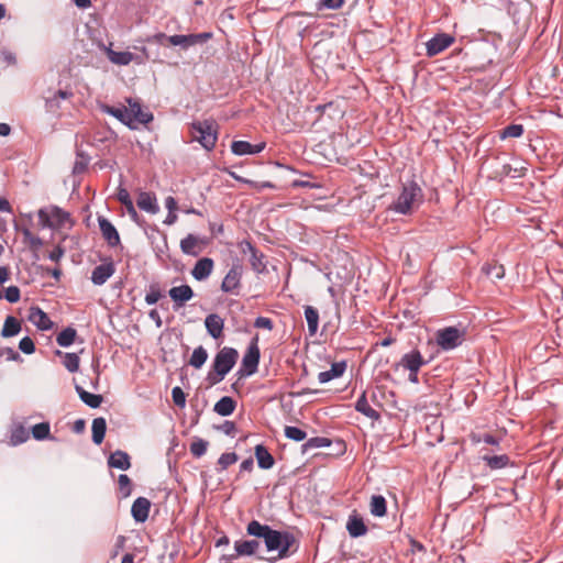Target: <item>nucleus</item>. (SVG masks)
Here are the masks:
<instances>
[{
  "mask_svg": "<svg viewBox=\"0 0 563 563\" xmlns=\"http://www.w3.org/2000/svg\"><path fill=\"white\" fill-rule=\"evenodd\" d=\"M463 340L464 332L455 327H446L439 330L435 334L438 345L444 351H450L460 346Z\"/></svg>",
  "mask_w": 563,
  "mask_h": 563,
  "instance_id": "obj_7",
  "label": "nucleus"
},
{
  "mask_svg": "<svg viewBox=\"0 0 563 563\" xmlns=\"http://www.w3.org/2000/svg\"><path fill=\"white\" fill-rule=\"evenodd\" d=\"M115 272L113 262H107L96 266L91 273V282L95 285H103Z\"/></svg>",
  "mask_w": 563,
  "mask_h": 563,
  "instance_id": "obj_17",
  "label": "nucleus"
},
{
  "mask_svg": "<svg viewBox=\"0 0 563 563\" xmlns=\"http://www.w3.org/2000/svg\"><path fill=\"white\" fill-rule=\"evenodd\" d=\"M256 532L266 534V551L276 553L274 560L288 558L298 550L296 538L288 531L274 530L271 527H256Z\"/></svg>",
  "mask_w": 563,
  "mask_h": 563,
  "instance_id": "obj_1",
  "label": "nucleus"
},
{
  "mask_svg": "<svg viewBox=\"0 0 563 563\" xmlns=\"http://www.w3.org/2000/svg\"><path fill=\"white\" fill-rule=\"evenodd\" d=\"M262 542L252 540H238L234 542V550L239 556H250L260 553Z\"/></svg>",
  "mask_w": 563,
  "mask_h": 563,
  "instance_id": "obj_18",
  "label": "nucleus"
},
{
  "mask_svg": "<svg viewBox=\"0 0 563 563\" xmlns=\"http://www.w3.org/2000/svg\"><path fill=\"white\" fill-rule=\"evenodd\" d=\"M128 113L130 114V129H135V123L147 124L153 121V114L150 111H144L137 99L126 98Z\"/></svg>",
  "mask_w": 563,
  "mask_h": 563,
  "instance_id": "obj_9",
  "label": "nucleus"
},
{
  "mask_svg": "<svg viewBox=\"0 0 563 563\" xmlns=\"http://www.w3.org/2000/svg\"><path fill=\"white\" fill-rule=\"evenodd\" d=\"M224 377V374H221V372L213 369L208 373L206 379L210 386H213L222 382Z\"/></svg>",
  "mask_w": 563,
  "mask_h": 563,
  "instance_id": "obj_59",
  "label": "nucleus"
},
{
  "mask_svg": "<svg viewBox=\"0 0 563 563\" xmlns=\"http://www.w3.org/2000/svg\"><path fill=\"white\" fill-rule=\"evenodd\" d=\"M346 530L352 538H358L367 532V527L361 517L351 515L346 522Z\"/></svg>",
  "mask_w": 563,
  "mask_h": 563,
  "instance_id": "obj_24",
  "label": "nucleus"
},
{
  "mask_svg": "<svg viewBox=\"0 0 563 563\" xmlns=\"http://www.w3.org/2000/svg\"><path fill=\"white\" fill-rule=\"evenodd\" d=\"M369 510L374 517L385 516L387 510L385 497L382 495H373L371 498Z\"/></svg>",
  "mask_w": 563,
  "mask_h": 563,
  "instance_id": "obj_34",
  "label": "nucleus"
},
{
  "mask_svg": "<svg viewBox=\"0 0 563 563\" xmlns=\"http://www.w3.org/2000/svg\"><path fill=\"white\" fill-rule=\"evenodd\" d=\"M29 320L40 330H49L53 325L47 314L38 307L30 309Z\"/></svg>",
  "mask_w": 563,
  "mask_h": 563,
  "instance_id": "obj_22",
  "label": "nucleus"
},
{
  "mask_svg": "<svg viewBox=\"0 0 563 563\" xmlns=\"http://www.w3.org/2000/svg\"><path fill=\"white\" fill-rule=\"evenodd\" d=\"M21 331V324L19 320L12 316H8L4 320L3 328L1 330V335L3 338H10L19 334Z\"/></svg>",
  "mask_w": 563,
  "mask_h": 563,
  "instance_id": "obj_35",
  "label": "nucleus"
},
{
  "mask_svg": "<svg viewBox=\"0 0 563 563\" xmlns=\"http://www.w3.org/2000/svg\"><path fill=\"white\" fill-rule=\"evenodd\" d=\"M242 275L243 266L240 263H234L221 283V290L223 292L238 295L241 287Z\"/></svg>",
  "mask_w": 563,
  "mask_h": 563,
  "instance_id": "obj_10",
  "label": "nucleus"
},
{
  "mask_svg": "<svg viewBox=\"0 0 563 563\" xmlns=\"http://www.w3.org/2000/svg\"><path fill=\"white\" fill-rule=\"evenodd\" d=\"M168 295L174 301V309L177 310L185 306L194 297V290L189 285L176 286L169 289Z\"/></svg>",
  "mask_w": 563,
  "mask_h": 563,
  "instance_id": "obj_12",
  "label": "nucleus"
},
{
  "mask_svg": "<svg viewBox=\"0 0 563 563\" xmlns=\"http://www.w3.org/2000/svg\"><path fill=\"white\" fill-rule=\"evenodd\" d=\"M213 267L214 262L212 258L202 257L196 262L191 269V275L196 280H205L211 275Z\"/></svg>",
  "mask_w": 563,
  "mask_h": 563,
  "instance_id": "obj_16",
  "label": "nucleus"
},
{
  "mask_svg": "<svg viewBox=\"0 0 563 563\" xmlns=\"http://www.w3.org/2000/svg\"><path fill=\"white\" fill-rule=\"evenodd\" d=\"M108 465L113 468L126 471L131 466L130 456L126 452L117 450L109 456Z\"/></svg>",
  "mask_w": 563,
  "mask_h": 563,
  "instance_id": "obj_25",
  "label": "nucleus"
},
{
  "mask_svg": "<svg viewBox=\"0 0 563 563\" xmlns=\"http://www.w3.org/2000/svg\"><path fill=\"white\" fill-rule=\"evenodd\" d=\"M261 352L257 338L253 339L242 358L241 367L238 371L240 377L251 376L257 372Z\"/></svg>",
  "mask_w": 563,
  "mask_h": 563,
  "instance_id": "obj_5",
  "label": "nucleus"
},
{
  "mask_svg": "<svg viewBox=\"0 0 563 563\" xmlns=\"http://www.w3.org/2000/svg\"><path fill=\"white\" fill-rule=\"evenodd\" d=\"M27 439H29V431L24 427L19 426L12 430L11 443L13 445L21 444V443L25 442Z\"/></svg>",
  "mask_w": 563,
  "mask_h": 563,
  "instance_id": "obj_46",
  "label": "nucleus"
},
{
  "mask_svg": "<svg viewBox=\"0 0 563 563\" xmlns=\"http://www.w3.org/2000/svg\"><path fill=\"white\" fill-rule=\"evenodd\" d=\"M103 113L114 117L121 123L129 126L130 125V114L128 113V108L124 106L113 107L109 104H101L100 107Z\"/></svg>",
  "mask_w": 563,
  "mask_h": 563,
  "instance_id": "obj_27",
  "label": "nucleus"
},
{
  "mask_svg": "<svg viewBox=\"0 0 563 563\" xmlns=\"http://www.w3.org/2000/svg\"><path fill=\"white\" fill-rule=\"evenodd\" d=\"M118 200L125 207L128 213L132 219H136L137 212L134 208L133 201L130 197L129 191L125 188H119L118 190Z\"/></svg>",
  "mask_w": 563,
  "mask_h": 563,
  "instance_id": "obj_39",
  "label": "nucleus"
},
{
  "mask_svg": "<svg viewBox=\"0 0 563 563\" xmlns=\"http://www.w3.org/2000/svg\"><path fill=\"white\" fill-rule=\"evenodd\" d=\"M256 527H269V526H268V525L261 523V522H260V521H257V520H252V521H250V522L247 523V526H246V532H247V534H249V536L254 537V538H255L256 540H258V541H260V540H263V543H264V545L266 547V540H267V539H266V534L264 533V536H263V533H262V534H260L258 532H256Z\"/></svg>",
  "mask_w": 563,
  "mask_h": 563,
  "instance_id": "obj_45",
  "label": "nucleus"
},
{
  "mask_svg": "<svg viewBox=\"0 0 563 563\" xmlns=\"http://www.w3.org/2000/svg\"><path fill=\"white\" fill-rule=\"evenodd\" d=\"M20 297L21 292L18 286H9L4 291V298L11 303L18 302Z\"/></svg>",
  "mask_w": 563,
  "mask_h": 563,
  "instance_id": "obj_56",
  "label": "nucleus"
},
{
  "mask_svg": "<svg viewBox=\"0 0 563 563\" xmlns=\"http://www.w3.org/2000/svg\"><path fill=\"white\" fill-rule=\"evenodd\" d=\"M207 332L213 338L219 339L223 334L224 320L217 313H210L205 319Z\"/></svg>",
  "mask_w": 563,
  "mask_h": 563,
  "instance_id": "obj_21",
  "label": "nucleus"
},
{
  "mask_svg": "<svg viewBox=\"0 0 563 563\" xmlns=\"http://www.w3.org/2000/svg\"><path fill=\"white\" fill-rule=\"evenodd\" d=\"M92 441L95 444H101L107 431V422L102 417L96 418L91 426Z\"/></svg>",
  "mask_w": 563,
  "mask_h": 563,
  "instance_id": "obj_32",
  "label": "nucleus"
},
{
  "mask_svg": "<svg viewBox=\"0 0 563 563\" xmlns=\"http://www.w3.org/2000/svg\"><path fill=\"white\" fill-rule=\"evenodd\" d=\"M355 409L356 411L361 412L362 415L366 416L369 419H379V413L369 406L365 391L356 400Z\"/></svg>",
  "mask_w": 563,
  "mask_h": 563,
  "instance_id": "obj_31",
  "label": "nucleus"
},
{
  "mask_svg": "<svg viewBox=\"0 0 563 563\" xmlns=\"http://www.w3.org/2000/svg\"><path fill=\"white\" fill-rule=\"evenodd\" d=\"M305 318L308 324L310 335L316 334L319 325V312L311 306L305 307Z\"/></svg>",
  "mask_w": 563,
  "mask_h": 563,
  "instance_id": "obj_37",
  "label": "nucleus"
},
{
  "mask_svg": "<svg viewBox=\"0 0 563 563\" xmlns=\"http://www.w3.org/2000/svg\"><path fill=\"white\" fill-rule=\"evenodd\" d=\"M346 369V363L344 361L335 362L332 364L329 371L320 372L318 375V380L320 384L329 383L334 378L341 377Z\"/></svg>",
  "mask_w": 563,
  "mask_h": 563,
  "instance_id": "obj_23",
  "label": "nucleus"
},
{
  "mask_svg": "<svg viewBox=\"0 0 563 563\" xmlns=\"http://www.w3.org/2000/svg\"><path fill=\"white\" fill-rule=\"evenodd\" d=\"M191 137L199 142L203 148L211 151L218 139L216 122L210 120L194 122L191 124Z\"/></svg>",
  "mask_w": 563,
  "mask_h": 563,
  "instance_id": "obj_3",
  "label": "nucleus"
},
{
  "mask_svg": "<svg viewBox=\"0 0 563 563\" xmlns=\"http://www.w3.org/2000/svg\"><path fill=\"white\" fill-rule=\"evenodd\" d=\"M208 353L203 346H198L194 350L189 364L195 368H200L207 361Z\"/></svg>",
  "mask_w": 563,
  "mask_h": 563,
  "instance_id": "obj_41",
  "label": "nucleus"
},
{
  "mask_svg": "<svg viewBox=\"0 0 563 563\" xmlns=\"http://www.w3.org/2000/svg\"><path fill=\"white\" fill-rule=\"evenodd\" d=\"M239 247H240V251L243 253V254H250L252 253L255 247L253 246V244L247 241V240H243L239 243Z\"/></svg>",
  "mask_w": 563,
  "mask_h": 563,
  "instance_id": "obj_64",
  "label": "nucleus"
},
{
  "mask_svg": "<svg viewBox=\"0 0 563 563\" xmlns=\"http://www.w3.org/2000/svg\"><path fill=\"white\" fill-rule=\"evenodd\" d=\"M65 250L60 245H57L52 252L48 254V258L55 263H58L60 258L64 256Z\"/></svg>",
  "mask_w": 563,
  "mask_h": 563,
  "instance_id": "obj_62",
  "label": "nucleus"
},
{
  "mask_svg": "<svg viewBox=\"0 0 563 563\" xmlns=\"http://www.w3.org/2000/svg\"><path fill=\"white\" fill-rule=\"evenodd\" d=\"M250 263L252 268L257 273H263L266 268L265 263L263 262V254H260L255 249L252 253H250Z\"/></svg>",
  "mask_w": 563,
  "mask_h": 563,
  "instance_id": "obj_48",
  "label": "nucleus"
},
{
  "mask_svg": "<svg viewBox=\"0 0 563 563\" xmlns=\"http://www.w3.org/2000/svg\"><path fill=\"white\" fill-rule=\"evenodd\" d=\"M455 38L446 33H438L426 43L427 56L433 57L454 43Z\"/></svg>",
  "mask_w": 563,
  "mask_h": 563,
  "instance_id": "obj_11",
  "label": "nucleus"
},
{
  "mask_svg": "<svg viewBox=\"0 0 563 563\" xmlns=\"http://www.w3.org/2000/svg\"><path fill=\"white\" fill-rule=\"evenodd\" d=\"M236 461L238 455L235 453H223L218 460V465L221 467V470H225Z\"/></svg>",
  "mask_w": 563,
  "mask_h": 563,
  "instance_id": "obj_52",
  "label": "nucleus"
},
{
  "mask_svg": "<svg viewBox=\"0 0 563 563\" xmlns=\"http://www.w3.org/2000/svg\"><path fill=\"white\" fill-rule=\"evenodd\" d=\"M109 60L115 65L125 66L133 60V54L131 52H117L111 48L107 51Z\"/></svg>",
  "mask_w": 563,
  "mask_h": 563,
  "instance_id": "obj_33",
  "label": "nucleus"
},
{
  "mask_svg": "<svg viewBox=\"0 0 563 563\" xmlns=\"http://www.w3.org/2000/svg\"><path fill=\"white\" fill-rule=\"evenodd\" d=\"M49 430H51L49 423H47V422L37 423L32 428L33 438L36 440L47 439L49 435Z\"/></svg>",
  "mask_w": 563,
  "mask_h": 563,
  "instance_id": "obj_47",
  "label": "nucleus"
},
{
  "mask_svg": "<svg viewBox=\"0 0 563 563\" xmlns=\"http://www.w3.org/2000/svg\"><path fill=\"white\" fill-rule=\"evenodd\" d=\"M238 357L239 353L235 349L224 346L217 353L212 367L227 375L234 367Z\"/></svg>",
  "mask_w": 563,
  "mask_h": 563,
  "instance_id": "obj_8",
  "label": "nucleus"
},
{
  "mask_svg": "<svg viewBox=\"0 0 563 563\" xmlns=\"http://www.w3.org/2000/svg\"><path fill=\"white\" fill-rule=\"evenodd\" d=\"M19 349L25 354H32L35 351V345L30 336H24L20 340Z\"/></svg>",
  "mask_w": 563,
  "mask_h": 563,
  "instance_id": "obj_57",
  "label": "nucleus"
},
{
  "mask_svg": "<svg viewBox=\"0 0 563 563\" xmlns=\"http://www.w3.org/2000/svg\"><path fill=\"white\" fill-rule=\"evenodd\" d=\"M483 461L490 470H500L508 466L510 463L509 456L507 454L495 456L484 455Z\"/></svg>",
  "mask_w": 563,
  "mask_h": 563,
  "instance_id": "obj_36",
  "label": "nucleus"
},
{
  "mask_svg": "<svg viewBox=\"0 0 563 563\" xmlns=\"http://www.w3.org/2000/svg\"><path fill=\"white\" fill-rule=\"evenodd\" d=\"M79 356L76 353H65L64 354V366L70 372L75 373L79 369Z\"/></svg>",
  "mask_w": 563,
  "mask_h": 563,
  "instance_id": "obj_44",
  "label": "nucleus"
},
{
  "mask_svg": "<svg viewBox=\"0 0 563 563\" xmlns=\"http://www.w3.org/2000/svg\"><path fill=\"white\" fill-rule=\"evenodd\" d=\"M205 244V239L195 234H188L180 241V250L186 255L198 256Z\"/></svg>",
  "mask_w": 563,
  "mask_h": 563,
  "instance_id": "obj_13",
  "label": "nucleus"
},
{
  "mask_svg": "<svg viewBox=\"0 0 563 563\" xmlns=\"http://www.w3.org/2000/svg\"><path fill=\"white\" fill-rule=\"evenodd\" d=\"M119 489L123 497H128L131 495L132 484L131 479L128 475L121 474L118 478Z\"/></svg>",
  "mask_w": 563,
  "mask_h": 563,
  "instance_id": "obj_51",
  "label": "nucleus"
},
{
  "mask_svg": "<svg viewBox=\"0 0 563 563\" xmlns=\"http://www.w3.org/2000/svg\"><path fill=\"white\" fill-rule=\"evenodd\" d=\"M76 335L77 331L71 327H67L57 334L56 342L59 346L68 347L75 342Z\"/></svg>",
  "mask_w": 563,
  "mask_h": 563,
  "instance_id": "obj_38",
  "label": "nucleus"
},
{
  "mask_svg": "<svg viewBox=\"0 0 563 563\" xmlns=\"http://www.w3.org/2000/svg\"><path fill=\"white\" fill-rule=\"evenodd\" d=\"M70 222V214L56 206L38 211V223L42 228H62Z\"/></svg>",
  "mask_w": 563,
  "mask_h": 563,
  "instance_id": "obj_4",
  "label": "nucleus"
},
{
  "mask_svg": "<svg viewBox=\"0 0 563 563\" xmlns=\"http://www.w3.org/2000/svg\"><path fill=\"white\" fill-rule=\"evenodd\" d=\"M264 148L265 143L251 144L246 141H234L231 144L232 153L239 156L257 154L261 153Z\"/></svg>",
  "mask_w": 563,
  "mask_h": 563,
  "instance_id": "obj_19",
  "label": "nucleus"
},
{
  "mask_svg": "<svg viewBox=\"0 0 563 563\" xmlns=\"http://www.w3.org/2000/svg\"><path fill=\"white\" fill-rule=\"evenodd\" d=\"M75 389L80 398V400L86 404L90 408H98L103 401V397L98 394H91L85 390L81 386L76 385Z\"/></svg>",
  "mask_w": 563,
  "mask_h": 563,
  "instance_id": "obj_28",
  "label": "nucleus"
},
{
  "mask_svg": "<svg viewBox=\"0 0 563 563\" xmlns=\"http://www.w3.org/2000/svg\"><path fill=\"white\" fill-rule=\"evenodd\" d=\"M45 108L48 112H57V110L60 108L59 100L56 96H49L45 98Z\"/></svg>",
  "mask_w": 563,
  "mask_h": 563,
  "instance_id": "obj_58",
  "label": "nucleus"
},
{
  "mask_svg": "<svg viewBox=\"0 0 563 563\" xmlns=\"http://www.w3.org/2000/svg\"><path fill=\"white\" fill-rule=\"evenodd\" d=\"M172 398L176 406L184 408L186 405V395L183 389L178 386L174 387L172 390Z\"/></svg>",
  "mask_w": 563,
  "mask_h": 563,
  "instance_id": "obj_53",
  "label": "nucleus"
},
{
  "mask_svg": "<svg viewBox=\"0 0 563 563\" xmlns=\"http://www.w3.org/2000/svg\"><path fill=\"white\" fill-rule=\"evenodd\" d=\"M423 201V192L416 181H408L402 185L397 199L389 209L399 214H411Z\"/></svg>",
  "mask_w": 563,
  "mask_h": 563,
  "instance_id": "obj_2",
  "label": "nucleus"
},
{
  "mask_svg": "<svg viewBox=\"0 0 563 563\" xmlns=\"http://www.w3.org/2000/svg\"><path fill=\"white\" fill-rule=\"evenodd\" d=\"M330 445H331V441L328 438L314 437V438L309 439L303 444V451H308L310 449L328 448Z\"/></svg>",
  "mask_w": 563,
  "mask_h": 563,
  "instance_id": "obj_43",
  "label": "nucleus"
},
{
  "mask_svg": "<svg viewBox=\"0 0 563 563\" xmlns=\"http://www.w3.org/2000/svg\"><path fill=\"white\" fill-rule=\"evenodd\" d=\"M98 224L103 239L110 246H117L120 244V235L115 227L108 219L99 217Z\"/></svg>",
  "mask_w": 563,
  "mask_h": 563,
  "instance_id": "obj_15",
  "label": "nucleus"
},
{
  "mask_svg": "<svg viewBox=\"0 0 563 563\" xmlns=\"http://www.w3.org/2000/svg\"><path fill=\"white\" fill-rule=\"evenodd\" d=\"M212 36L209 32L198 33V34H175L170 36H166L164 33H159L156 35V38L159 41L162 38H167V41L174 46H180L184 49H187L190 46L206 43Z\"/></svg>",
  "mask_w": 563,
  "mask_h": 563,
  "instance_id": "obj_6",
  "label": "nucleus"
},
{
  "mask_svg": "<svg viewBox=\"0 0 563 563\" xmlns=\"http://www.w3.org/2000/svg\"><path fill=\"white\" fill-rule=\"evenodd\" d=\"M255 456H256L258 466L263 470L272 468L275 463L273 455L262 444H258L255 446Z\"/></svg>",
  "mask_w": 563,
  "mask_h": 563,
  "instance_id": "obj_29",
  "label": "nucleus"
},
{
  "mask_svg": "<svg viewBox=\"0 0 563 563\" xmlns=\"http://www.w3.org/2000/svg\"><path fill=\"white\" fill-rule=\"evenodd\" d=\"M482 272L490 279H500L505 275V268L497 263H486L482 267Z\"/></svg>",
  "mask_w": 563,
  "mask_h": 563,
  "instance_id": "obj_40",
  "label": "nucleus"
},
{
  "mask_svg": "<svg viewBox=\"0 0 563 563\" xmlns=\"http://www.w3.org/2000/svg\"><path fill=\"white\" fill-rule=\"evenodd\" d=\"M523 134V126L521 124H509L499 132L501 140L508 137H520Z\"/></svg>",
  "mask_w": 563,
  "mask_h": 563,
  "instance_id": "obj_42",
  "label": "nucleus"
},
{
  "mask_svg": "<svg viewBox=\"0 0 563 563\" xmlns=\"http://www.w3.org/2000/svg\"><path fill=\"white\" fill-rule=\"evenodd\" d=\"M424 364H427V361L421 353L418 350H412L402 355L397 366L407 371H415L420 369Z\"/></svg>",
  "mask_w": 563,
  "mask_h": 563,
  "instance_id": "obj_14",
  "label": "nucleus"
},
{
  "mask_svg": "<svg viewBox=\"0 0 563 563\" xmlns=\"http://www.w3.org/2000/svg\"><path fill=\"white\" fill-rule=\"evenodd\" d=\"M218 429L228 435H234L236 431L235 423L228 420L224 421L221 426H219Z\"/></svg>",
  "mask_w": 563,
  "mask_h": 563,
  "instance_id": "obj_61",
  "label": "nucleus"
},
{
  "mask_svg": "<svg viewBox=\"0 0 563 563\" xmlns=\"http://www.w3.org/2000/svg\"><path fill=\"white\" fill-rule=\"evenodd\" d=\"M162 297V294L159 290L152 289L150 292L145 296V302L147 305H155Z\"/></svg>",
  "mask_w": 563,
  "mask_h": 563,
  "instance_id": "obj_63",
  "label": "nucleus"
},
{
  "mask_svg": "<svg viewBox=\"0 0 563 563\" xmlns=\"http://www.w3.org/2000/svg\"><path fill=\"white\" fill-rule=\"evenodd\" d=\"M151 501L145 497H139L131 507L132 517L136 522H144L148 518Z\"/></svg>",
  "mask_w": 563,
  "mask_h": 563,
  "instance_id": "obj_20",
  "label": "nucleus"
},
{
  "mask_svg": "<svg viewBox=\"0 0 563 563\" xmlns=\"http://www.w3.org/2000/svg\"><path fill=\"white\" fill-rule=\"evenodd\" d=\"M254 327L260 329L272 330L273 321L267 317H258L255 319Z\"/></svg>",
  "mask_w": 563,
  "mask_h": 563,
  "instance_id": "obj_60",
  "label": "nucleus"
},
{
  "mask_svg": "<svg viewBox=\"0 0 563 563\" xmlns=\"http://www.w3.org/2000/svg\"><path fill=\"white\" fill-rule=\"evenodd\" d=\"M285 437L296 442H300L307 438V433L300 428L287 426L285 428Z\"/></svg>",
  "mask_w": 563,
  "mask_h": 563,
  "instance_id": "obj_49",
  "label": "nucleus"
},
{
  "mask_svg": "<svg viewBox=\"0 0 563 563\" xmlns=\"http://www.w3.org/2000/svg\"><path fill=\"white\" fill-rule=\"evenodd\" d=\"M136 203L141 210H144L148 213L154 214V213L158 212V210H159V208L157 206L156 197L146 191L140 192Z\"/></svg>",
  "mask_w": 563,
  "mask_h": 563,
  "instance_id": "obj_26",
  "label": "nucleus"
},
{
  "mask_svg": "<svg viewBox=\"0 0 563 563\" xmlns=\"http://www.w3.org/2000/svg\"><path fill=\"white\" fill-rule=\"evenodd\" d=\"M344 3V0H320L317 4L319 10L328 9V10H338Z\"/></svg>",
  "mask_w": 563,
  "mask_h": 563,
  "instance_id": "obj_55",
  "label": "nucleus"
},
{
  "mask_svg": "<svg viewBox=\"0 0 563 563\" xmlns=\"http://www.w3.org/2000/svg\"><path fill=\"white\" fill-rule=\"evenodd\" d=\"M208 442L203 439H197L190 444V453L196 456L200 457L207 452Z\"/></svg>",
  "mask_w": 563,
  "mask_h": 563,
  "instance_id": "obj_50",
  "label": "nucleus"
},
{
  "mask_svg": "<svg viewBox=\"0 0 563 563\" xmlns=\"http://www.w3.org/2000/svg\"><path fill=\"white\" fill-rule=\"evenodd\" d=\"M235 407L236 402L234 401V399L229 396H224L216 402L213 410L219 416L227 417L233 413Z\"/></svg>",
  "mask_w": 563,
  "mask_h": 563,
  "instance_id": "obj_30",
  "label": "nucleus"
},
{
  "mask_svg": "<svg viewBox=\"0 0 563 563\" xmlns=\"http://www.w3.org/2000/svg\"><path fill=\"white\" fill-rule=\"evenodd\" d=\"M22 234L31 247L38 249L43 245V241L38 236L34 235L29 229H23Z\"/></svg>",
  "mask_w": 563,
  "mask_h": 563,
  "instance_id": "obj_54",
  "label": "nucleus"
}]
</instances>
